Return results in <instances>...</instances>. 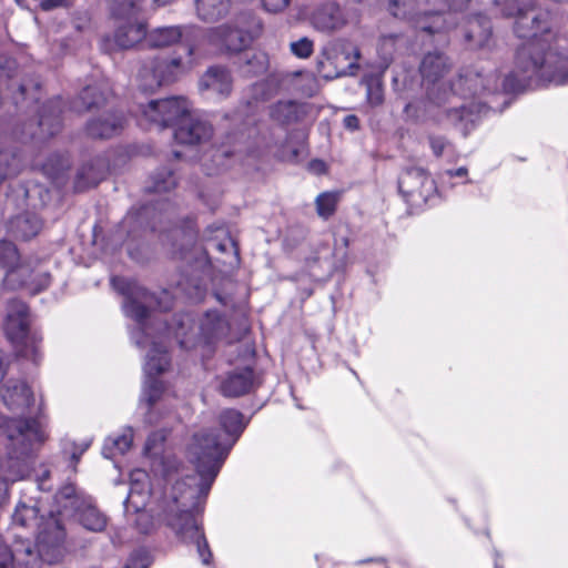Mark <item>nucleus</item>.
I'll list each match as a JSON object with an SVG mask.
<instances>
[{
	"label": "nucleus",
	"instance_id": "15",
	"mask_svg": "<svg viewBox=\"0 0 568 568\" xmlns=\"http://www.w3.org/2000/svg\"><path fill=\"white\" fill-rule=\"evenodd\" d=\"M3 282L10 288L26 287L36 294L50 285L51 276L45 271L36 270L30 264L23 263L17 270L6 273Z\"/></svg>",
	"mask_w": 568,
	"mask_h": 568
},
{
	"label": "nucleus",
	"instance_id": "12",
	"mask_svg": "<svg viewBox=\"0 0 568 568\" xmlns=\"http://www.w3.org/2000/svg\"><path fill=\"white\" fill-rule=\"evenodd\" d=\"M323 57L318 61V72L327 80L353 75L359 68L361 53L352 43L334 42L325 47Z\"/></svg>",
	"mask_w": 568,
	"mask_h": 568
},
{
	"label": "nucleus",
	"instance_id": "30",
	"mask_svg": "<svg viewBox=\"0 0 568 568\" xmlns=\"http://www.w3.org/2000/svg\"><path fill=\"white\" fill-rule=\"evenodd\" d=\"M133 438L132 428L128 427L123 433L116 437H109L105 439L102 454L105 458H112L116 454L123 455L131 447Z\"/></svg>",
	"mask_w": 568,
	"mask_h": 568
},
{
	"label": "nucleus",
	"instance_id": "3",
	"mask_svg": "<svg viewBox=\"0 0 568 568\" xmlns=\"http://www.w3.org/2000/svg\"><path fill=\"white\" fill-rule=\"evenodd\" d=\"M202 488L203 483L194 476L176 480L164 496L159 517L182 542L194 544L202 564L210 565L212 551L195 517L210 491Z\"/></svg>",
	"mask_w": 568,
	"mask_h": 568
},
{
	"label": "nucleus",
	"instance_id": "18",
	"mask_svg": "<svg viewBox=\"0 0 568 568\" xmlns=\"http://www.w3.org/2000/svg\"><path fill=\"white\" fill-rule=\"evenodd\" d=\"M40 559L29 542L21 544L13 551L0 542V568H37Z\"/></svg>",
	"mask_w": 568,
	"mask_h": 568
},
{
	"label": "nucleus",
	"instance_id": "58",
	"mask_svg": "<svg viewBox=\"0 0 568 568\" xmlns=\"http://www.w3.org/2000/svg\"><path fill=\"white\" fill-rule=\"evenodd\" d=\"M313 168H315L316 170L321 171L324 168V163L321 162V161H316V162L313 163Z\"/></svg>",
	"mask_w": 568,
	"mask_h": 568
},
{
	"label": "nucleus",
	"instance_id": "54",
	"mask_svg": "<svg viewBox=\"0 0 568 568\" xmlns=\"http://www.w3.org/2000/svg\"><path fill=\"white\" fill-rule=\"evenodd\" d=\"M89 446H90V443H85V444L81 445V447L73 450L72 456H71L72 460L78 463L81 455L88 449Z\"/></svg>",
	"mask_w": 568,
	"mask_h": 568
},
{
	"label": "nucleus",
	"instance_id": "56",
	"mask_svg": "<svg viewBox=\"0 0 568 568\" xmlns=\"http://www.w3.org/2000/svg\"><path fill=\"white\" fill-rule=\"evenodd\" d=\"M79 181H78V185L77 187L80 189L82 187L81 185V181L89 178V171H87V169H83L80 173H79Z\"/></svg>",
	"mask_w": 568,
	"mask_h": 568
},
{
	"label": "nucleus",
	"instance_id": "13",
	"mask_svg": "<svg viewBox=\"0 0 568 568\" xmlns=\"http://www.w3.org/2000/svg\"><path fill=\"white\" fill-rule=\"evenodd\" d=\"M447 58L439 52L427 53L420 63V73L427 83L428 98L436 104L446 101L448 87L442 80L449 70Z\"/></svg>",
	"mask_w": 568,
	"mask_h": 568
},
{
	"label": "nucleus",
	"instance_id": "33",
	"mask_svg": "<svg viewBox=\"0 0 568 568\" xmlns=\"http://www.w3.org/2000/svg\"><path fill=\"white\" fill-rule=\"evenodd\" d=\"M20 255L16 245L9 241L0 240V266L7 270V273L11 270H17L19 265Z\"/></svg>",
	"mask_w": 568,
	"mask_h": 568
},
{
	"label": "nucleus",
	"instance_id": "49",
	"mask_svg": "<svg viewBox=\"0 0 568 568\" xmlns=\"http://www.w3.org/2000/svg\"><path fill=\"white\" fill-rule=\"evenodd\" d=\"M432 17L435 19L432 24L417 21V28L429 33L437 32L440 29L439 20H442V18L437 13L432 14Z\"/></svg>",
	"mask_w": 568,
	"mask_h": 568
},
{
	"label": "nucleus",
	"instance_id": "40",
	"mask_svg": "<svg viewBox=\"0 0 568 568\" xmlns=\"http://www.w3.org/2000/svg\"><path fill=\"white\" fill-rule=\"evenodd\" d=\"M278 89V82L273 79H266L261 82H257L253 84L252 91H253V98L258 100H267L270 97H272Z\"/></svg>",
	"mask_w": 568,
	"mask_h": 568
},
{
	"label": "nucleus",
	"instance_id": "8",
	"mask_svg": "<svg viewBox=\"0 0 568 568\" xmlns=\"http://www.w3.org/2000/svg\"><path fill=\"white\" fill-rule=\"evenodd\" d=\"M260 31L258 20L250 13H243L232 24L210 29L207 39L220 50L240 52L252 43Z\"/></svg>",
	"mask_w": 568,
	"mask_h": 568
},
{
	"label": "nucleus",
	"instance_id": "2",
	"mask_svg": "<svg viewBox=\"0 0 568 568\" xmlns=\"http://www.w3.org/2000/svg\"><path fill=\"white\" fill-rule=\"evenodd\" d=\"M112 284L120 293L125 295L123 305L125 314L138 322L139 327L132 333V338L139 346L149 345L143 321L148 317L149 308L154 304L153 294L132 280L114 277ZM150 344L151 348L148 352L144 365L146 379L141 398V405L146 409L160 399L163 393V384L156 379V376L166 371L170 365L166 346L162 339L152 341Z\"/></svg>",
	"mask_w": 568,
	"mask_h": 568
},
{
	"label": "nucleus",
	"instance_id": "20",
	"mask_svg": "<svg viewBox=\"0 0 568 568\" xmlns=\"http://www.w3.org/2000/svg\"><path fill=\"white\" fill-rule=\"evenodd\" d=\"M114 43L121 49H131L142 40L146 41V24L134 18L121 21L114 33Z\"/></svg>",
	"mask_w": 568,
	"mask_h": 568
},
{
	"label": "nucleus",
	"instance_id": "51",
	"mask_svg": "<svg viewBox=\"0 0 568 568\" xmlns=\"http://www.w3.org/2000/svg\"><path fill=\"white\" fill-rule=\"evenodd\" d=\"M73 0H42L41 6L44 10H51L58 7L70 6Z\"/></svg>",
	"mask_w": 568,
	"mask_h": 568
},
{
	"label": "nucleus",
	"instance_id": "46",
	"mask_svg": "<svg viewBox=\"0 0 568 568\" xmlns=\"http://www.w3.org/2000/svg\"><path fill=\"white\" fill-rule=\"evenodd\" d=\"M262 2L265 10L272 13L281 12L290 4V0H262Z\"/></svg>",
	"mask_w": 568,
	"mask_h": 568
},
{
	"label": "nucleus",
	"instance_id": "43",
	"mask_svg": "<svg viewBox=\"0 0 568 568\" xmlns=\"http://www.w3.org/2000/svg\"><path fill=\"white\" fill-rule=\"evenodd\" d=\"M39 126L49 135L58 132L60 129V110L52 113V115L42 114L39 120Z\"/></svg>",
	"mask_w": 568,
	"mask_h": 568
},
{
	"label": "nucleus",
	"instance_id": "10",
	"mask_svg": "<svg viewBox=\"0 0 568 568\" xmlns=\"http://www.w3.org/2000/svg\"><path fill=\"white\" fill-rule=\"evenodd\" d=\"M29 326L30 318L27 305L20 301L10 302L4 322L6 335L22 356L37 362L40 338L30 333Z\"/></svg>",
	"mask_w": 568,
	"mask_h": 568
},
{
	"label": "nucleus",
	"instance_id": "1",
	"mask_svg": "<svg viewBox=\"0 0 568 568\" xmlns=\"http://www.w3.org/2000/svg\"><path fill=\"white\" fill-rule=\"evenodd\" d=\"M536 0H506L504 14L516 17L515 32L519 38L528 41L517 52L516 69L501 82L496 73L489 74L485 80L479 75L474 79H465V83L477 87L481 90L497 92L500 89L505 92H516L530 85L532 81H545L556 85L568 83V68L554 65L551 53L547 52L552 34L547 12L532 13Z\"/></svg>",
	"mask_w": 568,
	"mask_h": 568
},
{
	"label": "nucleus",
	"instance_id": "17",
	"mask_svg": "<svg viewBox=\"0 0 568 568\" xmlns=\"http://www.w3.org/2000/svg\"><path fill=\"white\" fill-rule=\"evenodd\" d=\"M199 85L202 91L225 99L232 92L233 78L226 68L213 65L201 77Z\"/></svg>",
	"mask_w": 568,
	"mask_h": 568
},
{
	"label": "nucleus",
	"instance_id": "57",
	"mask_svg": "<svg viewBox=\"0 0 568 568\" xmlns=\"http://www.w3.org/2000/svg\"><path fill=\"white\" fill-rule=\"evenodd\" d=\"M184 52H185V55H186L187 58H191V57H192V54H193V48H192V47H190V45H186V47L184 48Z\"/></svg>",
	"mask_w": 568,
	"mask_h": 568
},
{
	"label": "nucleus",
	"instance_id": "7",
	"mask_svg": "<svg viewBox=\"0 0 568 568\" xmlns=\"http://www.w3.org/2000/svg\"><path fill=\"white\" fill-rule=\"evenodd\" d=\"M168 331L173 332L181 347L191 348L200 342L210 344L225 337L229 332V323L215 311L206 312L196 325L191 315L184 314L175 318Z\"/></svg>",
	"mask_w": 568,
	"mask_h": 568
},
{
	"label": "nucleus",
	"instance_id": "61",
	"mask_svg": "<svg viewBox=\"0 0 568 568\" xmlns=\"http://www.w3.org/2000/svg\"><path fill=\"white\" fill-rule=\"evenodd\" d=\"M18 88H19V91L21 92V94H24L26 87L23 84H18Z\"/></svg>",
	"mask_w": 568,
	"mask_h": 568
},
{
	"label": "nucleus",
	"instance_id": "26",
	"mask_svg": "<svg viewBox=\"0 0 568 568\" xmlns=\"http://www.w3.org/2000/svg\"><path fill=\"white\" fill-rule=\"evenodd\" d=\"M491 36L490 21L484 16H477L468 21L466 39L474 43L475 47H485Z\"/></svg>",
	"mask_w": 568,
	"mask_h": 568
},
{
	"label": "nucleus",
	"instance_id": "24",
	"mask_svg": "<svg viewBox=\"0 0 568 568\" xmlns=\"http://www.w3.org/2000/svg\"><path fill=\"white\" fill-rule=\"evenodd\" d=\"M186 28L182 26H169L154 28L146 31V45L150 48H165L178 43Z\"/></svg>",
	"mask_w": 568,
	"mask_h": 568
},
{
	"label": "nucleus",
	"instance_id": "9",
	"mask_svg": "<svg viewBox=\"0 0 568 568\" xmlns=\"http://www.w3.org/2000/svg\"><path fill=\"white\" fill-rule=\"evenodd\" d=\"M191 68L182 55H155L145 60L139 70V87L144 92H154L163 84L174 81Z\"/></svg>",
	"mask_w": 568,
	"mask_h": 568
},
{
	"label": "nucleus",
	"instance_id": "35",
	"mask_svg": "<svg viewBox=\"0 0 568 568\" xmlns=\"http://www.w3.org/2000/svg\"><path fill=\"white\" fill-rule=\"evenodd\" d=\"M447 120L455 126H462L466 132L468 124H474L476 115L473 110L466 109L464 105L460 108H453L446 111Z\"/></svg>",
	"mask_w": 568,
	"mask_h": 568
},
{
	"label": "nucleus",
	"instance_id": "27",
	"mask_svg": "<svg viewBox=\"0 0 568 568\" xmlns=\"http://www.w3.org/2000/svg\"><path fill=\"white\" fill-rule=\"evenodd\" d=\"M303 113L302 105L295 101H278L271 106L270 116L280 124L296 122Z\"/></svg>",
	"mask_w": 568,
	"mask_h": 568
},
{
	"label": "nucleus",
	"instance_id": "44",
	"mask_svg": "<svg viewBox=\"0 0 568 568\" xmlns=\"http://www.w3.org/2000/svg\"><path fill=\"white\" fill-rule=\"evenodd\" d=\"M81 100L85 104L87 109H91L94 105H99L100 102L105 100V97L102 93L98 94V89L95 87H88L81 93Z\"/></svg>",
	"mask_w": 568,
	"mask_h": 568
},
{
	"label": "nucleus",
	"instance_id": "6",
	"mask_svg": "<svg viewBox=\"0 0 568 568\" xmlns=\"http://www.w3.org/2000/svg\"><path fill=\"white\" fill-rule=\"evenodd\" d=\"M12 519L21 527H37V551L41 560L53 564L63 557L65 530L59 517L51 515L47 519L39 518L37 507L21 504L17 506Z\"/></svg>",
	"mask_w": 568,
	"mask_h": 568
},
{
	"label": "nucleus",
	"instance_id": "23",
	"mask_svg": "<svg viewBox=\"0 0 568 568\" xmlns=\"http://www.w3.org/2000/svg\"><path fill=\"white\" fill-rule=\"evenodd\" d=\"M42 227L41 220L33 213H23L10 220L8 233L18 240H30L36 236Z\"/></svg>",
	"mask_w": 568,
	"mask_h": 568
},
{
	"label": "nucleus",
	"instance_id": "41",
	"mask_svg": "<svg viewBox=\"0 0 568 568\" xmlns=\"http://www.w3.org/2000/svg\"><path fill=\"white\" fill-rule=\"evenodd\" d=\"M430 149L435 156H443L446 152L455 155L454 145L443 136H432L429 139Z\"/></svg>",
	"mask_w": 568,
	"mask_h": 568
},
{
	"label": "nucleus",
	"instance_id": "21",
	"mask_svg": "<svg viewBox=\"0 0 568 568\" xmlns=\"http://www.w3.org/2000/svg\"><path fill=\"white\" fill-rule=\"evenodd\" d=\"M347 22L346 16L341 7L328 2L315 10L312 16L313 26L324 32H332L343 28Z\"/></svg>",
	"mask_w": 568,
	"mask_h": 568
},
{
	"label": "nucleus",
	"instance_id": "22",
	"mask_svg": "<svg viewBox=\"0 0 568 568\" xmlns=\"http://www.w3.org/2000/svg\"><path fill=\"white\" fill-rule=\"evenodd\" d=\"M126 123L119 113H106L88 123L87 130L92 138L109 139L119 134Z\"/></svg>",
	"mask_w": 568,
	"mask_h": 568
},
{
	"label": "nucleus",
	"instance_id": "31",
	"mask_svg": "<svg viewBox=\"0 0 568 568\" xmlns=\"http://www.w3.org/2000/svg\"><path fill=\"white\" fill-rule=\"evenodd\" d=\"M27 475V468L20 464H10L7 467L0 462V499L6 497L9 486L22 479Z\"/></svg>",
	"mask_w": 568,
	"mask_h": 568
},
{
	"label": "nucleus",
	"instance_id": "37",
	"mask_svg": "<svg viewBox=\"0 0 568 568\" xmlns=\"http://www.w3.org/2000/svg\"><path fill=\"white\" fill-rule=\"evenodd\" d=\"M20 160L11 152L0 151V183L10 176L18 174Z\"/></svg>",
	"mask_w": 568,
	"mask_h": 568
},
{
	"label": "nucleus",
	"instance_id": "42",
	"mask_svg": "<svg viewBox=\"0 0 568 568\" xmlns=\"http://www.w3.org/2000/svg\"><path fill=\"white\" fill-rule=\"evenodd\" d=\"M367 101L371 105L377 106L384 101V91L379 81L372 80L366 85Z\"/></svg>",
	"mask_w": 568,
	"mask_h": 568
},
{
	"label": "nucleus",
	"instance_id": "11",
	"mask_svg": "<svg viewBox=\"0 0 568 568\" xmlns=\"http://www.w3.org/2000/svg\"><path fill=\"white\" fill-rule=\"evenodd\" d=\"M189 113L190 105L184 98H168L151 100L144 105L141 104L138 111V120L141 125L179 126Z\"/></svg>",
	"mask_w": 568,
	"mask_h": 568
},
{
	"label": "nucleus",
	"instance_id": "47",
	"mask_svg": "<svg viewBox=\"0 0 568 568\" xmlns=\"http://www.w3.org/2000/svg\"><path fill=\"white\" fill-rule=\"evenodd\" d=\"M148 558L142 551H136L132 554L128 564L124 568H146L148 567Z\"/></svg>",
	"mask_w": 568,
	"mask_h": 568
},
{
	"label": "nucleus",
	"instance_id": "53",
	"mask_svg": "<svg viewBox=\"0 0 568 568\" xmlns=\"http://www.w3.org/2000/svg\"><path fill=\"white\" fill-rule=\"evenodd\" d=\"M9 366L8 356L0 351V382L3 379L7 368Z\"/></svg>",
	"mask_w": 568,
	"mask_h": 568
},
{
	"label": "nucleus",
	"instance_id": "25",
	"mask_svg": "<svg viewBox=\"0 0 568 568\" xmlns=\"http://www.w3.org/2000/svg\"><path fill=\"white\" fill-rule=\"evenodd\" d=\"M80 524L88 530L100 532L106 527V517L92 504L91 498H88L80 508L73 511Z\"/></svg>",
	"mask_w": 568,
	"mask_h": 568
},
{
	"label": "nucleus",
	"instance_id": "29",
	"mask_svg": "<svg viewBox=\"0 0 568 568\" xmlns=\"http://www.w3.org/2000/svg\"><path fill=\"white\" fill-rule=\"evenodd\" d=\"M55 498L61 508L59 513L69 515L80 510L89 497L80 496L73 485H67L59 490Z\"/></svg>",
	"mask_w": 568,
	"mask_h": 568
},
{
	"label": "nucleus",
	"instance_id": "4",
	"mask_svg": "<svg viewBox=\"0 0 568 568\" xmlns=\"http://www.w3.org/2000/svg\"><path fill=\"white\" fill-rule=\"evenodd\" d=\"M220 424L224 435L217 436L212 430L203 429L193 435L189 445V454L197 473L193 476L203 483V490L211 489L230 449L246 426L242 413L235 409L223 410Z\"/></svg>",
	"mask_w": 568,
	"mask_h": 568
},
{
	"label": "nucleus",
	"instance_id": "50",
	"mask_svg": "<svg viewBox=\"0 0 568 568\" xmlns=\"http://www.w3.org/2000/svg\"><path fill=\"white\" fill-rule=\"evenodd\" d=\"M212 246L216 248L220 252H227V251H234L235 254H237V250L235 246V243L232 239H226L224 242L212 243Z\"/></svg>",
	"mask_w": 568,
	"mask_h": 568
},
{
	"label": "nucleus",
	"instance_id": "38",
	"mask_svg": "<svg viewBox=\"0 0 568 568\" xmlns=\"http://www.w3.org/2000/svg\"><path fill=\"white\" fill-rule=\"evenodd\" d=\"M337 200V195L334 193L320 194L315 201L317 214L325 220L332 216L336 210Z\"/></svg>",
	"mask_w": 568,
	"mask_h": 568
},
{
	"label": "nucleus",
	"instance_id": "62",
	"mask_svg": "<svg viewBox=\"0 0 568 568\" xmlns=\"http://www.w3.org/2000/svg\"><path fill=\"white\" fill-rule=\"evenodd\" d=\"M483 108H484V105H478L477 106V113H480L483 111Z\"/></svg>",
	"mask_w": 568,
	"mask_h": 568
},
{
	"label": "nucleus",
	"instance_id": "48",
	"mask_svg": "<svg viewBox=\"0 0 568 568\" xmlns=\"http://www.w3.org/2000/svg\"><path fill=\"white\" fill-rule=\"evenodd\" d=\"M130 484H141L143 488L150 486L149 475L145 470L135 469L130 474Z\"/></svg>",
	"mask_w": 568,
	"mask_h": 568
},
{
	"label": "nucleus",
	"instance_id": "36",
	"mask_svg": "<svg viewBox=\"0 0 568 568\" xmlns=\"http://www.w3.org/2000/svg\"><path fill=\"white\" fill-rule=\"evenodd\" d=\"M176 180L171 170H163L152 176V184L149 186L150 192L164 193L173 190Z\"/></svg>",
	"mask_w": 568,
	"mask_h": 568
},
{
	"label": "nucleus",
	"instance_id": "34",
	"mask_svg": "<svg viewBox=\"0 0 568 568\" xmlns=\"http://www.w3.org/2000/svg\"><path fill=\"white\" fill-rule=\"evenodd\" d=\"M148 8L153 9L151 0H113L112 11L121 18Z\"/></svg>",
	"mask_w": 568,
	"mask_h": 568
},
{
	"label": "nucleus",
	"instance_id": "59",
	"mask_svg": "<svg viewBox=\"0 0 568 568\" xmlns=\"http://www.w3.org/2000/svg\"><path fill=\"white\" fill-rule=\"evenodd\" d=\"M146 519H148V516L144 513H141V514H139L136 524L140 525L141 520H146Z\"/></svg>",
	"mask_w": 568,
	"mask_h": 568
},
{
	"label": "nucleus",
	"instance_id": "60",
	"mask_svg": "<svg viewBox=\"0 0 568 568\" xmlns=\"http://www.w3.org/2000/svg\"><path fill=\"white\" fill-rule=\"evenodd\" d=\"M99 179H93L87 183L88 186L98 184Z\"/></svg>",
	"mask_w": 568,
	"mask_h": 568
},
{
	"label": "nucleus",
	"instance_id": "28",
	"mask_svg": "<svg viewBox=\"0 0 568 568\" xmlns=\"http://www.w3.org/2000/svg\"><path fill=\"white\" fill-rule=\"evenodd\" d=\"M197 16L204 21H215L229 12L230 0H195Z\"/></svg>",
	"mask_w": 568,
	"mask_h": 568
},
{
	"label": "nucleus",
	"instance_id": "19",
	"mask_svg": "<svg viewBox=\"0 0 568 568\" xmlns=\"http://www.w3.org/2000/svg\"><path fill=\"white\" fill-rule=\"evenodd\" d=\"M212 126L204 120L193 118L189 113L174 132L175 140L181 144H197L210 140Z\"/></svg>",
	"mask_w": 568,
	"mask_h": 568
},
{
	"label": "nucleus",
	"instance_id": "52",
	"mask_svg": "<svg viewBox=\"0 0 568 568\" xmlns=\"http://www.w3.org/2000/svg\"><path fill=\"white\" fill-rule=\"evenodd\" d=\"M344 126L348 130H357L359 128V120L356 115L349 114L346 115L343 120Z\"/></svg>",
	"mask_w": 568,
	"mask_h": 568
},
{
	"label": "nucleus",
	"instance_id": "5",
	"mask_svg": "<svg viewBox=\"0 0 568 568\" xmlns=\"http://www.w3.org/2000/svg\"><path fill=\"white\" fill-rule=\"evenodd\" d=\"M6 406L14 412L19 418H10L3 425V432L9 440V456L0 457V462L7 467L10 464H20L29 471L27 459L31 456L36 446L43 442V434L39 423L33 418H27V414L33 403V395L29 386L21 381L12 382L2 393Z\"/></svg>",
	"mask_w": 568,
	"mask_h": 568
},
{
	"label": "nucleus",
	"instance_id": "55",
	"mask_svg": "<svg viewBox=\"0 0 568 568\" xmlns=\"http://www.w3.org/2000/svg\"><path fill=\"white\" fill-rule=\"evenodd\" d=\"M467 172H468V171H467V168L462 166V168H459V169H457V170H448V171H446V174H447L449 178H454V176H459V178H460V176H465V175H467Z\"/></svg>",
	"mask_w": 568,
	"mask_h": 568
},
{
	"label": "nucleus",
	"instance_id": "14",
	"mask_svg": "<svg viewBox=\"0 0 568 568\" xmlns=\"http://www.w3.org/2000/svg\"><path fill=\"white\" fill-rule=\"evenodd\" d=\"M398 190L407 202L417 204L426 202L433 195L436 184L426 169L410 165L402 171Z\"/></svg>",
	"mask_w": 568,
	"mask_h": 568
},
{
	"label": "nucleus",
	"instance_id": "39",
	"mask_svg": "<svg viewBox=\"0 0 568 568\" xmlns=\"http://www.w3.org/2000/svg\"><path fill=\"white\" fill-rule=\"evenodd\" d=\"M150 493V486L143 488L141 484H130V493L125 500L126 505H131L134 509L140 510L145 505V499Z\"/></svg>",
	"mask_w": 568,
	"mask_h": 568
},
{
	"label": "nucleus",
	"instance_id": "45",
	"mask_svg": "<svg viewBox=\"0 0 568 568\" xmlns=\"http://www.w3.org/2000/svg\"><path fill=\"white\" fill-rule=\"evenodd\" d=\"M291 51L298 58H308L313 52V42L307 38L291 43Z\"/></svg>",
	"mask_w": 568,
	"mask_h": 568
},
{
	"label": "nucleus",
	"instance_id": "16",
	"mask_svg": "<svg viewBox=\"0 0 568 568\" xmlns=\"http://www.w3.org/2000/svg\"><path fill=\"white\" fill-rule=\"evenodd\" d=\"M256 387V376L252 368L243 367L225 373L220 381V392L225 397H240Z\"/></svg>",
	"mask_w": 568,
	"mask_h": 568
},
{
	"label": "nucleus",
	"instance_id": "32",
	"mask_svg": "<svg viewBox=\"0 0 568 568\" xmlns=\"http://www.w3.org/2000/svg\"><path fill=\"white\" fill-rule=\"evenodd\" d=\"M242 71L247 77L264 73L268 68V57L264 52H246L243 55Z\"/></svg>",
	"mask_w": 568,
	"mask_h": 568
}]
</instances>
